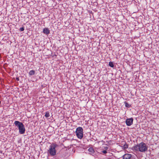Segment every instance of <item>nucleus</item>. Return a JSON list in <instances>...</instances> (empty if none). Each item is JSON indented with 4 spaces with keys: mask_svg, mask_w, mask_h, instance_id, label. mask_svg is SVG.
<instances>
[{
    "mask_svg": "<svg viewBox=\"0 0 159 159\" xmlns=\"http://www.w3.org/2000/svg\"><path fill=\"white\" fill-rule=\"evenodd\" d=\"M109 65L111 67H113L114 66L113 63L112 62L110 61L109 63Z\"/></svg>",
    "mask_w": 159,
    "mask_h": 159,
    "instance_id": "10",
    "label": "nucleus"
},
{
    "mask_svg": "<svg viewBox=\"0 0 159 159\" xmlns=\"http://www.w3.org/2000/svg\"><path fill=\"white\" fill-rule=\"evenodd\" d=\"M16 80L17 81H19V79L18 77H16Z\"/></svg>",
    "mask_w": 159,
    "mask_h": 159,
    "instance_id": "17",
    "label": "nucleus"
},
{
    "mask_svg": "<svg viewBox=\"0 0 159 159\" xmlns=\"http://www.w3.org/2000/svg\"><path fill=\"white\" fill-rule=\"evenodd\" d=\"M148 146L143 142L138 144L132 147V149L134 151L141 152H144L148 149Z\"/></svg>",
    "mask_w": 159,
    "mask_h": 159,
    "instance_id": "1",
    "label": "nucleus"
},
{
    "mask_svg": "<svg viewBox=\"0 0 159 159\" xmlns=\"http://www.w3.org/2000/svg\"><path fill=\"white\" fill-rule=\"evenodd\" d=\"M128 145L126 143L125 144V145L122 147L124 149H126L128 148Z\"/></svg>",
    "mask_w": 159,
    "mask_h": 159,
    "instance_id": "12",
    "label": "nucleus"
},
{
    "mask_svg": "<svg viewBox=\"0 0 159 159\" xmlns=\"http://www.w3.org/2000/svg\"><path fill=\"white\" fill-rule=\"evenodd\" d=\"M133 118H128L126 119L125 123L127 126H130L133 124Z\"/></svg>",
    "mask_w": 159,
    "mask_h": 159,
    "instance_id": "5",
    "label": "nucleus"
},
{
    "mask_svg": "<svg viewBox=\"0 0 159 159\" xmlns=\"http://www.w3.org/2000/svg\"><path fill=\"white\" fill-rule=\"evenodd\" d=\"M0 153H2V151H1L0 152Z\"/></svg>",
    "mask_w": 159,
    "mask_h": 159,
    "instance_id": "19",
    "label": "nucleus"
},
{
    "mask_svg": "<svg viewBox=\"0 0 159 159\" xmlns=\"http://www.w3.org/2000/svg\"><path fill=\"white\" fill-rule=\"evenodd\" d=\"M57 146V145L54 143H52L51 145L49 146V150H48V152L51 156H53L56 155V151L55 148Z\"/></svg>",
    "mask_w": 159,
    "mask_h": 159,
    "instance_id": "3",
    "label": "nucleus"
},
{
    "mask_svg": "<svg viewBox=\"0 0 159 159\" xmlns=\"http://www.w3.org/2000/svg\"><path fill=\"white\" fill-rule=\"evenodd\" d=\"M108 148L107 147H106L105 148V149L106 150H107Z\"/></svg>",
    "mask_w": 159,
    "mask_h": 159,
    "instance_id": "18",
    "label": "nucleus"
},
{
    "mask_svg": "<svg viewBox=\"0 0 159 159\" xmlns=\"http://www.w3.org/2000/svg\"><path fill=\"white\" fill-rule=\"evenodd\" d=\"M125 106L127 107H130V106L129 104V103L126 102H125Z\"/></svg>",
    "mask_w": 159,
    "mask_h": 159,
    "instance_id": "14",
    "label": "nucleus"
},
{
    "mask_svg": "<svg viewBox=\"0 0 159 159\" xmlns=\"http://www.w3.org/2000/svg\"><path fill=\"white\" fill-rule=\"evenodd\" d=\"M43 33L47 34L48 35L50 33V31L48 28H44L43 29Z\"/></svg>",
    "mask_w": 159,
    "mask_h": 159,
    "instance_id": "7",
    "label": "nucleus"
},
{
    "mask_svg": "<svg viewBox=\"0 0 159 159\" xmlns=\"http://www.w3.org/2000/svg\"><path fill=\"white\" fill-rule=\"evenodd\" d=\"M125 143L126 142L125 141H122L120 144V146L123 147Z\"/></svg>",
    "mask_w": 159,
    "mask_h": 159,
    "instance_id": "13",
    "label": "nucleus"
},
{
    "mask_svg": "<svg viewBox=\"0 0 159 159\" xmlns=\"http://www.w3.org/2000/svg\"><path fill=\"white\" fill-rule=\"evenodd\" d=\"M14 124L17 126L19 130V132L20 134H23L25 133V129L23 124L21 122L18 121H15Z\"/></svg>",
    "mask_w": 159,
    "mask_h": 159,
    "instance_id": "2",
    "label": "nucleus"
},
{
    "mask_svg": "<svg viewBox=\"0 0 159 159\" xmlns=\"http://www.w3.org/2000/svg\"><path fill=\"white\" fill-rule=\"evenodd\" d=\"M83 129L81 127H79L76 128L75 134L78 138L81 139L83 137Z\"/></svg>",
    "mask_w": 159,
    "mask_h": 159,
    "instance_id": "4",
    "label": "nucleus"
},
{
    "mask_svg": "<svg viewBox=\"0 0 159 159\" xmlns=\"http://www.w3.org/2000/svg\"><path fill=\"white\" fill-rule=\"evenodd\" d=\"M132 157L131 155L130 154H125L122 157L123 159H130Z\"/></svg>",
    "mask_w": 159,
    "mask_h": 159,
    "instance_id": "6",
    "label": "nucleus"
},
{
    "mask_svg": "<svg viewBox=\"0 0 159 159\" xmlns=\"http://www.w3.org/2000/svg\"><path fill=\"white\" fill-rule=\"evenodd\" d=\"M19 30L20 31H23L24 30V27L20 28Z\"/></svg>",
    "mask_w": 159,
    "mask_h": 159,
    "instance_id": "15",
    "label": "nucleus"
},
{
    "mask_svg": "<svg viewBox=\"0 0 159 159\" xmlns=\"http://www.w3.org/2000/svg\"><path fill=\"white\" fill-rule=\"evenodd\" d=\"M45 116L46 118L50 116V114L48 111H47L46 112Z\"/></svg>",
    "mask_w": 159,
    "mask_h": 159,
    "instance_id": "11",
    "label": "nucleus"
},
{
    "mask_svg": "<svg viewBox=\"0 0 159 159\" xmlns=\"http://www.w3.org/2000/svg\"><path fill=\"white\" fill-rule=\"evenodd\" d=\"M35 74V71L34 70H32L30 71L29 72V74L30 75H34Z\"/></svg>",
    "mask_w": 159,
    "mask_h": 159,
    "instance_id": "9",
    "label": "nucleus"
},
{
    "mask_svg": "<svg viewBox=\"0 0 159 159\" xmlns=\"http://www.w3.org/2000/svg\"><path fill=\"white\" fill-rule=\"evenodd\" d=\"M89 151L90 152V154H92L94 153L95 151L94 149L92 148H90L88 149Z\"/></svg>",
    "mask_w": 159,
    "mask_h": 159,
    "instance_id": "8",
    "label": "nucleus"
},
{
    "mask_svg": "<svg viewBox=\"0 0 159 159\" xmlns=\"http://www.w3.org/2000/svg\"><path fill=\"white\" fill-rule=\"evenodd\" d=\"M102 152L104 154H106L107 153V151L106 150H103V151H102Z\"/></svg>",
    "mask_w": 159,
    "mask_h": 159,
    "instance_id": "16",
    "label": "nucleus"
}]
</instances>
